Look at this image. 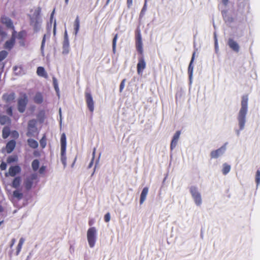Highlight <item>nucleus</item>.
Returning a JSON list of instances; mask_svg holds the SVG:
<instances>
[{
    "instance_id": "obj_42",
    "label": "nucleus",
    "mask_w": 260,
    "mask_h": 260,
    "mask_svg": "<svg viewBox=\"0 0 260 260\" xmlns=\"http://www.w3.org/2000/svg\"><path fill=\"white\" fill-rule=\"evenodd\" d=\"M6 113L10 116H12L13 115V111L12 107H9L6 110Z\"/></svg>"
},
{
    "instance_id": "obj_38",
    "label": "nucleus",
    "mask_w": 260,
    "mask_h": 260,
    "mask_svg": "<svg viewBox=\"0 0 260 260\" xmlns=\"http://www.w3.org/2000/svg\"><path fill=\"white\" fill-rule=\"evenodd\" d=\"M255 181L257 185L260 183V170H257L256 172Z\"/></svg>"
},
{
    "instance_id": "obj_47",
    "label": "nucleus",
    "mask_w": 260,
    "mask_h": 260,
    "mask_svg": "<svg viewBox=\"0 0 260 260\" xmlns=\"http://www.w3.org/2000/svg\"><path fill=\"white\" fill-rule=\"evenodd\" d=\"M16 34H17V32L14 28V29H13V32L12 34V36H11V39H14L15 40L16 38Z\"/></svg>"
},
{
    "instance_id": "obj_33",
    "label": "nucleus",
    "mask_w": 260,
    "mask_h": 260,
    "mask_svg": "<svg viewBox=\"0 0 260 260\" xmlns=\"http://www.w3.org/2000/svg\"><path fill=\"white\" fill-rule=\"evenodd\" d=\"M40 162L38 159H35L32 161L31 166L33 170L36 171L38 170Z\"/></svg>"
},
{
    "instance_id": "obj_23",
    "label": "nucleus",
    "mask_w": 260,
    "mask_h": 260,
    "mask_svg": "<svg viewBox=\"0 0 260 260\" xmlns=\"http://www.w3.org/2000/svg\"><path fill=\"white\" fill-rule=\"evenodd\" d=\"M11 119L10 118L3 115H0V124L2 125H5L6 124L10 123Z\"/></svg>"
},
{
    "instance_id": "obj_8",
    "label": "nucleus",
    "mask_w": 260,
    "mask_h": 260,
    "mask_svg": "<svg viewBox=\"0 0 260 260\" xmlns=\"http://www.w3.org/2000/svg\"><path fill=\"white\" fill-rule=\"evenodd\" d=\"M136 47L139 54L140 55H143V43L140 31H138L136 34Z\"/></svg>"
},
{
    "instance_id": "obj_24",
    "label": "nucleus",
    "mask_w": 260,
    "mask_h": 260,
    "mask_svg": "<svg viewBox=\"0 0 260 260\" xmlns=\"http://www.w3.org/2000/svg\"><path fill=\"white\" fill-rule=\"evenodd\" d=\"M74 28L75 35H77L80 28V19L79 17L77 16L74 22Z\"/></svg>"
},
{
    "instance_id": "obj_5",
    "label": "nucleus",
    "mask_w": 260,
    "mask_h": 260,
    "mask_svg": "<svg viewBox=\"0 0 260 260\" xmlns=\"http://www.w3.org/2000/svg\"><path fill=\"white\" fill-rule=\"evenodd\" d=\"M41 11V9L38 7L34 12V14L30 18V24L34 26L35 29H37L39 24V19Z\"/></svg>"
},
{
    "instance_id": "obj_60",
    "label": "nucleus",
    "mask_w": 260,
    "mask_h": 260,
    "mask_svg": "<svg viewBox=\"0 0 260 260\" xmlns=\"http://www.w3.org/2000/svg\"><path fill=\"white\" fill-rule=\"evenodd\" d=\"M17 69V68L16 67H15L14 68V70L15 71Z\"/></svg>"
},
{
    "instance_id": "obj_32",
    "label": "nucleus",
    "mask_w": 260,
    "mask_h": 260,
    "mask_svg": "<svg viewBox=\"0 0 260 260\" xmlns=\"http://www.w3.org/2000/svg\"><path fill=\"white\" fill-rule=\"evenodd\" d=\"M118 39V34H116L112 41V50L114 54L116 53V42Z\"/></svg>"
},
{
    "instance_id": "obj_40",
    "label": "nucleus",
    "mask_w": 260,
    "mask_h": 260,
    "mask_svg": "<svg viewBox=\"0 0 260 260\" xmlns=\"http://www.w3.org/2000/svg\"><path fill=\"white\" fill-rule=\"evenodd\" d=\"M63 44H69V38L66 31H65L64 35Z\"/></svg>"
},
{
    "instance_id": "obj_30",
    "label": "nucleus",
    "mask_w": 260,
    "mask_h": 260,
    "mask_svg": "<svg viewBox=\"0 0 260 260\" xmlns=\"http://www.w3.org/2000/svg\"><path fill=\"white\" fill-rule=\"evenodd\" d=\"M231 170V166L226 163L223 164L222 172L223 175H226Z\"/></svg>"
},
{
    "instance_id": "obj_3",
    "label": "nucleus",
    "mask_w": 260,
    "mask_h": 260,
    "mask_svg": "<svg viewBox=\"0 0 260 260\" xmlns=\"http://www.w3.org/2000/svg\"><path fill=\"white\" fill-rule=\"evenodd\" d=\"M87 239L90 247H93L96 240V230L95 227L88 229L87 232Z\"/></svg>"
},
{
    "instance_id": "obj_34",
    "label": "nucleus",
    "mask_w": 260,
    "mask_h": 260,
    "mask_svg": "<svg viewBox=\"0 0 260 260\" xmlns=\"http://www.w3.org/2000/svg\"><path fill=\"white\" fill-rule=\"evenodd\" d=\"M40 143L41 147L44 148L46 146V135H44L43 137L40 140Z\"/></svg>"
},
{
    "instance_id": "obj_46",
    "label": "nucleus",
    "mask_w": 260,
    "mask_h": 260,
    "mask_svg": "<svg viewBox=\"0 0 260 260\" xmlns=\"http://www.w3.org/2000/svg\"><path fill=\"white\" fill-rule=\"evenodd\" d=\"M7 168V164L5 162H2L0 165V169L2 170H5Z\"/></svg>"
},
{
    "instance_id": "obj_51",
    "label": "nucleus",
    "mask_w": 260,
    "mask_h": 260,
    "mask_svg": "<svg viewBox=\"0 0 260 260\" xmlns=\"http://www.w3.org/2000/svg\"><path fill=\"white\" fill-rule=\"evenodd\" d=\"M146 4H147V0H145V4H144V5L141 10V13H142L143 12H144L146 10Z\"/></svg>"
},
{
    "instance_id": "obj_49",
    "label": "nucleus",
    "mask_w": 260,
    "mask_h": 260,
    "mask_svg": "<svg viewBox=\"0 0 260 260\" xmlns=\"http://www.w3.org/2000/svg\"><path fill=\"white\" fill-rule=\"evenodd\" d=\"M12 135H13V137L14 138H18V137H19V134H18V133L17 131H13V132H12Z\"/></svg>"
},
{
    "instance_id": "obj_55",
    "label": "nucleus",
    "mask_w": 260,
    "mask_h": 260,
    "mask_svg": "<svg viewBox=\"0 0 260 260\" xmlns=\"http://www.w3.org/2000/svg\"><path fill=\"white\" fill-rule=\"evenodd\" d=\"M94 221L92 219H91L88 222V224L90 226H91L93 224Z\"/></svg>"
},
{
    "instance_id": "obj_26",
    "label": "nucleus",
    "mask_w": 260,
    "mask_h": 260,
    "mask_svg": "<svg viewBox=\"0 0 260 260\" xmlns=\"http://www.w3.org/2000/svg\"><path fill=\"white\" fill-rule=\"evenodd\" d=\"M27 143L29 147L32 148L36 149L38 147V143L34 139H28L27 140Z\"/></svg>"
},
{
    "instance_id": "obj_15",
    "label": "nucleus",
    "mask_w": 260,
    "mask_h": 260,
    "mask_svg": "<svg viewBox=\"0 0 260 260\" xmlns=\"http://www.w3.org/2000/svg\"><path fill=\"white\" fill-rule=\"evenodd\" d=\"M1 21L3 24H5L7 27L14 29L13 22L9 18L6 16H3L1 18Z\"/></svg>"
},
{
    "instance_id": "obj_50",
    "label": "nucleus",
    "mask_w": 260,
    "mask_h": 260,
    "mask_svg": "<svg viewBox=\"0 0 260 260\" xmlns=\"http://www.w3.org/2000/svg\"><path fill=\"white\" fill-rule=\"evenodd\" d=\"M45 41H46L45 35H44V36L43 37V40L42 41V44H41V49L42 50H43V48H44V45H45Z\"/></svg>"
},
{
    "instance_id": "obj_21",
    "label": "nucleus",
    "mask_w": 260,
    "mask_h": 260,
    "mask_svg": "<svg viewBox=\"0 0 260 260\" xmlns=\"http://www.w3.org/2000/svg\"><path fill=\"white\" fill-rule=\"evenodd\" d=\"M148 192V188L147 187H144L140 195V204H142L145 201Z\"/></svg>"
},
{
    "instance_id": "obj_28",
    "label": "nucleus",
    "mask_w": 260,
    "mask_h": 260,
    "mask_svg": "<svg viewBox=\"0 0 260 260\" xmlns=\"http://www.w3.org/2000/svg\"><path fill=\"white\" fill-rule=\"evenodd\" d=\"M10 134V129L8 126H5L4 127L2 131V136L4 139L7 138Z\"/></svg>"
},
{
    "instance_id": "obj_53",
    "label": "nucleus",
    "mask_w": 260,
    "mask_h": 260,
    "mask_svg": "<svg viewBox=\"0 0 260 260\" xmlns=\"http://www.w3.org/2000/svg\"><path fill=\"white\" fill-rule=\"evenodd\" d=\"M15 242H16V240H15V239L13 238V239L11 240V243H10V248H12V247L13 246V245L15 244Z\"/></svg>"
},
{
    "instance_id": "obj_39",
    "label": "nucleus",
    "mask_w": 260,
    "mask_h": 260,
    "mask_svg": "<svg viewBox=\"0 0 260 260\" xmlns=\"http://www.w3.org/2000/svg\"><path fill=\"white\" fill-rule=\"evenodd\" d=\"M17 156H9L7 158V162L8 163H11V162H13L17 161Z\"/></svg>"
},
{
    "instance_id": "obj_61",
    "label": "nucleus",
    "mask_w": 260,
    "mask_h": 260,
    "mask_svg": "<svg viewBox=\"0 0 260 260\" xmlns=\"http://www.w3.org/2000/svg\"><path fill=\"white\" fill-rule=\"evenodd\" d=\"M68 1L69 0H66L65 2H66V3L67 4L68 3Z\"/></svg>"
},
{
    "instance_id": "obj_41",
    "label": "nucleus",
    "mask_w": 260,
    "mask_h": 260,
    "mask_svg": "<svg viewBox=\"0 0 260 260\" xmlns=\"http://www.w3.org/2000/svg\"><path fill=\"white\" fill-rule=\"evenodd\" d=\"M126 81V79H124L122 80V81H121L120 84V87H119V91L120 92H122V91L123 90L124 87V86H125V82Z\"/></svg>"
},
{
    "instance_id": "obj_36",
    "label": "nucleus",
    "mask_w": 260,
    "mask_h": 260,
    "mask_svg": "<svg viewBox=\"0 0 260 260\" xmlns=\"http://www.w3.org/2000/svg\"><path fill=\"white\" fill-rule=\"evenodd\" d=\"M13 196L18 199H21L23 197V194L18 190H15L13 191Z\"/></svg>"
},
{
    "instance_id": "obj_7",
    "label": "nucleus",
    "mask_w": 260,
    "mask_h": 260,
    "mask_svg": "<svg viewBox=\"0 0 260 260\" xmlns=\"http://www.w3.org/2000/svg\"><path fill=\"white\" fill-rule=\"evenodd\" d=\"M36 120L35 119L30 120L28 123L27 132L26 136L31 137L34 136V134L37 131Z\"/></svg>"
},
{
    "instance_id": "obj_54",
    "label": "nucleus",
    "mask_w": 260,
    "mask_h": 260,
    "mask_svg": "<svg viewBox=\"0 0 260 260\" xmlns=\"http://www.w3.org/2000/svg\"><path fill=\"white\" fill-rule=\"evenodd\" d=\"M93 156L94 155V151H93ZM93 158H94V156L93 157L92 159V160L90 162L89 165V168H90L93 164Z\"/></svg>"
},
{
    "instance_id": "obj_31",
    "label": "nucleus",
    "mask_w": 260,
    "mask_h": 260,
    "mask_svg": "<svg viewBox=\"0 0 260 260\" xmlns=\"http://www.w3.org/2000/svg\"><path fill=\"white\" fill-rule=\"evenodd\" d=\"M70 51L69 44H62V53L64 55L68 54Z\"/></svg>"
},
{
    "instance_id": "obj_29",
    "label": "nucleus",
    "mask_w": 260,
    "mask_h": 260,
    "mask_svg": "<svg viewBox=\"0 0 260 260\" xmlns=\"http://www.w3.org/2000/svg\"><path fill=\"white\" fill-rule=\"evenodd\" d=\"M24 242V239L23 238H21L19 240V243L17 246V250L16 252V254L17 255H18L20 252Z\"/></svg>"
},
{
    "instance_id": "obj_59",
    "label": "nucleus",
    "mask_w": 260,
    "mask_h": 260,
    "mask_svg": "<svg viewBox=\"0 0 260 260\" xmlns=\"http://www.w3.org/2000/svg\"><path fill=\"white\" fill-rule=\"evenodd\" d=\"M110 1V0H107V3H106V4H108L109 3Z\"/></svg>"
},
{
    "instance_id": "obj_13",
    "label": "nucleus",
    "mask_w": 260,
    "mask_h": 260,
    "mask_svg": "<svg viewBox=\"0 0 260 260\" xmlns=\"http://www.w3.org/2000/svg\"><path fill=\"white\" fill-rule=\"evenodd\" d=\"M15 99V94L14 92H11L10 93H6L3 95V100L7 104H10L14 102Z\"/></svg>"
},
{
    "instance_id": "obj_43",
    "label": "nucleus",
    "mask_w": 260,
    "mask_h": 260,
    "mask_svg": "<svg viewBox=\"0 0 260 260\" xmlns=\"http://www.w3.org/2000/svg\"><path fill=\"white\" fill-rule=\"evenodd\" d=\"M53 85H54V88L55 89V90L56 91H58L59 90V88L58 87V85H57V80L55 78H53Z\"/></svg>"
},
{
    "instance_id": "obj_10",
    "label": "nucleus",
    "mask_w": 260,
    "mask_h": 260,
    "mask_svg": "<svg viewBox=\"0 0 260 260\" xmlns=\"http://www.w3.org/2000/svg\"><path fill=\"white\" fill-rule=\"evenodd\" d=\"M146 67V62L144 55H140L138 58V62L137 65V73L139 75L142 74Z\"/></svg>"
},
{
    "instance_id": "obj_35",
    "label": "nucleus",
    "mask_w": 260,
    "mask_h": 260,
    "mask_svg": "<svg viewBox=\"0 0 260 260\" xmlns=\"http://www.w3.org/2000/svg\"><path fill=\"white\" fill-rule=\"evenodd\" d=\"M8 53L5 50L0 51V61L3 60L8 55Z\"/></svg>"
},
{
    "instance_id": "obj_16",
    "label": "nucleus",
    "mask_w": 260,
    "mask_h": 260,
    "mask_svg": "<svg viewBox=\"0 0 260 260\" xmlns=\"http://www.w3.org/2000/svg\"><path fill=\"white\" fill-rule=\"evenodd\" d=\"M180 131H178L176 132L175 135H174L173 139L172 140L170 148L171 150H173L177 145L178 141L179 140L180 135Z\"/></svg>"
},
{
    "instance_id": "obj_1",
    "label": "nucleus",
    "mask_w": 260,
    "mask_h": 260,
    "mask_svg": "<svg viewBox=\"0 0 260 260\" xmlns=\"http://www.w3.org/2000/svg\"><path fill=\"white\" fill-rule=\"evenodd\" d=\"M248 101V97L247 95H244L242 97L241 108L238 117L240 129H243L245 125V117L247 112Z\"/></svg>"
},
{
    "instance_id": "obj_25",
    "label": "nucleus",
    "mask_w": 260,
    "mask_h": 260,
    "mask_svg": "<svg viewBox=\"0 0 260 260\" xmlns=\"http://www.w3.org/2000/svg\"><path fill=\"white\" fill-rule=\"evenodd\" d=\"M21 179L20 177H15L12 183V187L15 188H17L20 185Z\"/></svg>"
},
{
    "instance_id": "obj_52",
    "label": "nucleus",
    "mask_w": 260,
    "mask_h": 260,
    "mask_svg": "<svg viewBox=\"0 0 260 260\" xmlns=\"http://www.w3.org/2000/svg\"><path fill=\"white\" fill-rule=\"evenodd\" d=\"M133 4V0H127V5L128 8H131Z\"/></svg>"
},
{
    "instance_id": "obj_9",
    "label": "nucleus",
    "mask_w": 260,
    "mask_h": 260,
    "mask_svg": "<svg viewBox=\"0 0 260 260\" xmlns=\"http://www.w3.org/2000/svg\"><path fill=\"white\" fill-rule=\"evenodd\" d=\"M85 97L88 109L91 113H93L94 111V102L91 93L86 91L85 92Z\"/></svg>"
},
{
    "instance_id": "obj_18",
    "label": "nucleus",
    "mask_w": 260,
    "mask_h": 260,
    "mask_svg": "<svg viewBox=\"0 0 260 260\" xmlns=\"http://www.w3.org/2000/svg\"><path fill=\"white\" fill-rule=\"evenodd\" d=\"M16 146V142L15 140H10L9 141L6 147L7 152L8 153H10L12 152Z\"/></svg>"
},
{
    "instance_id": "obj_27",
    "label": "nucleus",
    "mask_w": 260,
    "mask_h": 260,
    "mask_svg": "<svg viewBox=\"0 0 260 260\" xmlns=\"http://www.w3.org/2000/svg\"><path fill=\"white\" fill-rule=\"evenodd\" d=\"M37 74L42 77H47V74L44 69V68L42 67H39L37 68Z\"/></svg>"
},
{
    "instance_id": "obj_14",
    "label": "nucleus",
    "mask_w": 260,
    "mask_h": 260,
    "mask_svg": "<svg viewBox=\"0 0 260 260\" xmlns=\"http://www.w3.org/2000/svg\"><path fill=\"white\" fill-rule=\"evenodd\" d=\"M228 45L235 52H238L239 51L240 47L238 44L233 39L230 38L228 40Z\"/></svg>"
},
{
    "instance_id": "obj_63",
    "label": "nucleus",
    "mask_w": 260,
    "mask_h": 260,
    "mask_svg": "<svg viewBox=\"0 0 260 260\" xmlns=\"http://www.w3.org/2000/svg\"><path fill=\"white\" fill-rule=\"evenodd\" d=\"M3 221L0 222V225H1V224L3 223Z\"/></svg>"
},
{
    "instance_id": "obj_6",
    "label": "nucleus",
    "mask_w": 260,
    "mask_h": 260,
    "mask_svg": "<svg viewBox=\"0 0 260 260\" xmlns=\"http://www.w3.org/2000/svg\"><path fill=\"white\" fill-rule=\"evenodd\" d=\"M190 192L196 205L200 206L202 203V199L200 193L198 191L197 188L195 186L190 187Z\"/></svg>"
},
{
    "instance_id": "obj_11",
    "label": "nucleus",
    "mask_w": 260,
    "mask_h": 260,
    "mask_svg": "<svg viewBox=\"0 0 260 260\" xmlns=\"http://www.w3.org/2000/svg\"><path fill=\"white\" fill-rule=\"evenodd\" d=\"M37 175L32 174L28 177L24 182V185L26 190H28L31 189L33 184L34 180L37 179Z\"/></svg>"
},
{
    "instance_id": "obj_56",
    "label": "nucleus",
    "mask_w": 260,
    "mask_h": 260,
    "mask_svg": "<svg viewBox=\"0 0 260 260\" xmlns=\"http://www.w3.org/2000/svg\"><path fill=\"white\" fill-rule=\"evenodd\" d=\"M228 21L231 23L234 21V18L233 17L229 18L228 19Z\"/></svg>"
},
{
    "instance_id": "obj_19",
    "label": "nucleus",
    "mask_w": 260,
    "mask_h": 260,
    "mask_svg": "<svg viewBox=\"0 0 260 260\" xmlns=\"http://www.w3.org/2000/svg\"><path fill=\"white\" fill-rule=\"evenodd\" d=\"M34 101L36 104H41L43 102V96L42 93L38 92L34 97Z\"/></svg>"
},
{
    "instance_id": "obj_20",
    "label": "nucleus",
    "mask_w": 260,
    "mask_h": 260,
    "mask_svg": "<svg viewBox=\"0 0 260 260\" xmlns=\"http://www.w3.org/2000/svg\"><path fill=\"white\" fill-rule=\"evenodd\" d=\"M15 44V40L12 39L7 41L4 44V48L8 50H11Z\"/></svg>"
},
{
    "instance_id": "obj_48",
    "label": "nucleus",
    "mask_w": 260,
    "mask_h": 260,
    "mask_svg": "<svg viewBox=\"0 0 260 260\" xmlns=\"http://www.w3.org/2000/svg\"><path fill=\"white\" fill-rule=\"evenodd\" d=\"M46 167L45 166H42L39 169L40 174H43L45 171Z\"/></svg>"
},
{
    "instance_id": "obj_2",
    "label": "nucleus",
    "mask_w": 260,
    "mask_h": 260,
    "mask_svg": "<svg viewBox=\"0 0 260 260\" xmlns=\"http://www.w3.org/2000/svg\"><path fill=\"white\" fill-rule=\"evenodd\" d=\"M28 103V98L25 93H20L17 100V108L20 113H23Z\"/></svg>"
},
{
    "instance_id": "obj_62",
    "label": "nucleus",
    "mask_w": 260,
    "mask_h": 260,
    "mask_svg": "<svg viewBox=\"0 0 260 260\" xmlns=\"http://www.w3.org/2000/svg\"><path fill=\"white\" fill-rule=\"evenodd\" d=\"M6 176L7 177L8 175V173H6Z\"/></svg>"
},
{
    "instance_id": "obj_22",
    "label": "nucleus",
    "mask_w": 260,
    "mask_h": 260,
    "mask_svg": "<svg viewBox=\"0 0 260 260\" xmlns=\"http://www.w3.org/2000/svg\"><path fill=\"white\" fill-rule=\"evenodd\" d=\"M194 57H195V52H194L192 54L191 59L190 60V63L188 66V73L189 76L190 78H191L192 76L193 69V67L192 66V63H193V62L194 59Z\"/></svg>"
},
{
    "instance_id": "obj_58",
    "label": "nucleus",
    "mask_w": 260,
    "mask_h": 260,
    "mask_svg": "<svg viewBox=\"0 0 260 260\" xmlns=\"http://www.w3.org/2000/svg\"><path fill=\"white\" fill-rule=\"evenodd\" d=\"M3 211H4V208H3V207H2V206H1V205H0V212H3Z\"/></svg>"
},
{
    "instance_id": "obj_57",
    "label": "nucleus",
    "mask_w": 260,
    "mask_h": 260,
    "mask_svg": "<svg viewBox=\"0 0 260 260\" xmlns=\"http://www.w3.org/2000/svg\"><path fill=\"white\" fill-rule=\"evenodd\" d=\"M222 1L223 4L224 5H227V4L228 3L229 0H222Z\"/></svg>"
},
{
    "instance_id": "obj_17",
    "label": "nucleus",
    "mask_w": 260,
    "mask_h": 260,
    "mask_svg": "<svg viewBox=\"0 0 260 260\" xmlns=\"http://www.w3.org/2000/svg\"><path fill=\"white\" fill-rule=\"evenodd\" d=\"M21 169L18 166L11 167L9 169L8 174L12 177L15 176L17 174L20 173Z\"/></svg>"
},
{
    "instance_id": "obj_12",
    "label": "nucleus",
    "mask_w": 260,
    "mask_h": 260,
    "mask_svg": "<svg viewBox=\"0 0 260 260\" xmlns=\"http://www.w3.org/2000/svg\"><path fill=\"white\" fill-rule=\"evenodd\" d=\"M225 144L221 146L220 148L215 150H213L210 153V156L211 158H218L219 156L222 155L225 150Z\"/></svg>"
},
{
    "instance_id": "obj_4",
    "label": "nucleus",
    "mask_w": 260,
    "mask_h": 260,
    "mask_svg": "<svg viewBox=\"0 0 260 260\" xmlns=\"http://www.w3.org/2000/svg\"><path fill=\"white\" fill-rule=\"evenodd\" d=\"M60 145H61V153H60V159L62 163L65 166L66 165L67 157L66 156V136L64 133H62L60 137Z\"/></svg>"
},
{
    "instance_id": "obj_45",
    "label": "nucleus",
    "mask_w": 260,
    "mask_h": 260,
    "mask_svg": "<svg viewBox=\"0 0 260 260\" xmlns=\"http://www.w3.org/2000/svg\"><path fill=\"white\" fill-rule=\"evenodd\" d=\"M0 35L2 37H5L7 35L6 32L5 31H4L3 28L1 26H0Z\"/></svg>"
},
{
    "instance_id": "obj_37",
    "label": "nucleus",
    "mask_w": 260,
    "mask_h": 260,
    "mask_svg": "<svg viewBox=\"0 0 260 260\" xmlns=\"http://www.w3.org/2000/svg\"><path fill=\"white\" fill-rule=\"evenodd\" d=\"M26 35V32L25 30H22L19 32L18 34V38L19 39H23Z\"/></svg>"
},
{
    "instance_id": "obj_44",
    "label": "nucleus",
    "mask_w": 260,
    "mask_h": 260,
    "mask_svg": "<svg viewBox=\"0 0 260 260\" xmlns=\"http://www.w3.org/2000/svg\"><path fill=\"white\" fill-rule=\"evenodd\" d=\"M110 220V214L109 213H107L105 215L104 220L105 222H108Z\"/></svg>"
}]
</instances>
